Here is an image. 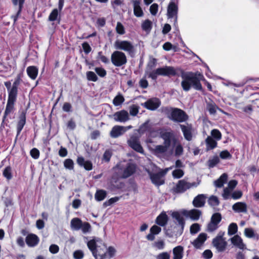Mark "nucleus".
<instances>
[{"mask_svg":"<svg viewBox=\"0 0 259 259\" xmlns=\"http://www.w3.org/2000/svg\"><path fill=\"white\" fill-rule=\"evenodd\" d=\"M181 77L182 79L181 86L184 91H189L192 87L198 91L202 90L200 81L205 79L203 75L200 72L182 71Z\"/></svg>","mask_w":259,"mask_h":259,"instance_id":"obj_1","label":"nucleus"},{"mask_svg":"<svg viewBox=\"0 0 259 259\" xmlns=\"http://www.w3.org/2000/svg\"><path fill=\"white\" fill-rule=\"evenodd\" d=\"M156 62V59L152 58L148 63L146 70V75L153 80H156L159 75L174 76L177 75V70L174 67L170 66H165L152 70V69L155 67Z\"/></svg>","mask_w":259,"mask_h":259,"instance_id":"obj_2","label":"nucleus"},{"mask_svg":"<svg viewBox=\"0 0 259 259\" xmlns=\"http://www.w3.org/2000/svg\"><path fill=\"white\" fill-rule=\"evenodd\" d=\"M87 245L95 257L97 258L98 255L101 256L102 258L104 257L105 253H101L99 248L101 247V245L104 247L105 245L100 238L94 237L88 242Z\"/></svg>","mask_w":259,"mask_h":259,"instance_id":"obj_3","label":"nucleus"},{"mask_svg":"<svg viewBox=\"0 0 259 259\" xmlns=\"http://www.w3.org/2000/svg\"><path fill=\"white\" fill-rule=\"evenodd\" d=\"M114 45L116 50L126 52L131 56H134L136 53L135 47L130 41L117 40L115 41Z\"/></svg>","mask_w":259,"mask_h":259,"instance_id":"obj_4","label":"nucleus"},{"mask_svg":"<svg viewBox=\"0 0 259 259\" xmlns=\"http://www.w3.org/2000/svg\"><path fill=\"white\" fill-rule=\"evenodd\" d=\"M225 234V232L220 231L212 239V244L218 252H223L227 248L228 243L226 238L224 237Z\"/></svg>","mask_w":259,"mask_h":259,"instance_id":"obj_5","label":"nucleus"},{"mask_svg":"<svg viewBox=\"0 0 259 259\" xmlns=\"http://www.w3.org/2000/svg\"><path fill=\"white\" fill-rule=\"evenodd\" d=\"M197 185L195 183H189L185 180H181L178 181L176 185L172 188V193H183L192 187H195Z\"/></svg>","mask_w":259,"mask_h":259,"instance_id":"obj_6","label":"nucleus"},{"mask_svg":"<svg viewBox=\"0 0 259 259\" xmlns=\"http://www.w3.org/2000/svg\"><path fill=\"white\" fill-rule=\"evenodd\" d=\"M168 118L175 121L181 122L188 119L185 112L178 108H170L168 111Z\"/></svg>","mask_w":259,"mask_h":259,"instance_id":"obj_7","label":"nucleus"},{"mask_svg":"<svg viewBox=\"0 0 259 259\" xmlns=\"http://www.w3.org/2000/svg\"><path fill=\"white\" fill-rule=\"evenodd\" d=\"M112 63L116 67H121L127 63L125 54L121 51H115L111 56Z\"/></svg>","mask_w":259,"mask_h":259,"instance_id":"obj_8","label":"nucleus"},{"mask_svg":"<svg viewBox=\"0 0 259 259\" xmlns=\"http://www.w3.org/2000/svg\"><path fill=\"white\" fill-rule=\"evenodd\" d=\"M120 169L121 177L125 179L132 176L136 172L137 166L133 163L129 162Z\"/></svg>","mask_w":259,"mask_h":259,"instance_id":"obj_9","label":"nucleus"},{"mask_svg":"<svg viewBox=\"0 0 259 259\" xmlns=\"http://www.w3.org/2000/svg\"><path fill=\"white\" fill-rule=\"evenodd\" d=\"M178 7L174 2H170L167 9V16L168 19H174V24L176 25L178 19Z\"/></svg>","mask_w":259,"mask_h":259,"instance_id":"obj_10","label":"nucleus"},{"mask_svg":"<svg viewBox=\"0 0 259 259\" xmlns=\"http://www.w3.org/2000/svg\"><path fill=\"white\" fill-rule=\"evenodd\" d=\"M160 137L164 140V144L170 146L171 142L176 144L177 139L172 132L162 131L160 133Z\"/></svg>","mask_w":259,"mask_h":259,"instance_id":"obj_11","label":"nucleus"},{"mask_svg":"<svg viewBox=\"0 0 259 259\" xmlns=\"http://www.w3.org/2000/svg\"><path fill=\"white\" fill-rule=\"evenodd\" d=\"M128 145L134 150L137 152L143 153L144 152L143 149L141 146L139 139L135 136H132L127 141Z\"/></svg>","mask_w":259,"mask_h":259,"instance_id":"obj_12","label":"nucleus"},{"mask_svg":"<svg viewBox=\"0 0 259 259\" xmlns=\"http://www.w3.org/2000/svg\"><path fill=\"white\" fill-rule=\"evenodd\" d=\"M160 101L156 98H153L148 100L146 102L142 103L141 105L150 110H155L160 105Z\"/></svg>","mask_w":259,"mask_h":259,"instance_id":"obj_13","label":"nucleus"},{"mask_svg":"<svg viewBox=\"0 0 259 259\" xmlns=\"http://www.w3.org/2000/svg\"><path fill=\"white\" fill-rule=\"evenodd\" d=\"M180 126L185 139L188 141H191L194 132L192 125L187 123L186 124H180Z\"/></svg>","mask_w":259,"mask_h":259,"instance_id":"obj_14","label":"nucleus"},{"mask_svg":"<svg viewBox=\"0 0 259 259\" xmlns=\"http://www.w3.org/2000/svg\"><path fill=\"white\" fill-rule=\"evenodd\" d=\"M231 244L235 247L241 250L247 249V246L242 238L238 235H235L230 239Z\"/></svg>","mask_w":259,"mask_h":259,"instance_id":"obj_15","label":"nucleus"},{"mask_svg":"<svg viewBox=\"0 0 259 259\" xmlns=\"http://www.w3.org/2000/svg\"><path fill=\"white\" fill-rule=\"evenodd\" d=\"M148 174L152 181V183L157 186H159L164 183V180L163 179V176L158 172L157 173H153L150 170H147Z\"/></svg>","mask_w":259,"mask_h":259,"instance_id":"obj_16","label":"nucleus"},{"mask_svg":"<svg viewBox=\"0 0 259 259\" xmlns=\"http://www.w3.org/2000/svg\"><path fill=\"white\" fill-rule=\"evenodd\" d=\"M207 238V235L205 233H201L191 243L195 248L200 249L203 247Z\"/></svg>","mask_w":259,"mask_h":259,"instance_id":"obj_17","label":"nucleus"},{"mask_svg":"<svg viewBox=\"0 0 259 259\" xmlns=\"http://www.w3.org/2000/svg\"><path fill=\"white\" fill-rule=\"evenodd\" d=\"M182 213L185 217L193 221H197L201 215V211L198 209H193L190 210H182Z\"/></svg>","mask_w":259,"mask_h":259,"instance_id":"obj_18","label":"nucleus"},{"mask_svg":"<svg viewBox=\"0 0 259 259\" xmlns=\"http://www.w3.org/2000/svg\"><path fill=\"white\" fill-rule=\"evenodd\" d=\"M113 117L115 121L120 122H125L130 120L128 113L124 110L115 113Z\"/></svg>","mask_w":259,"mask_h":259,"instance_id":"obj_19","label":"nucleus"},{"mask_svg":"<svg viewBox=\"0 0 259 259\" xmlns=\"http://www.w3.org/2000/svg\"><path fill=\"white\" fill-rule=\"evenodd\" d=\"M133 9L134 14L135 16L137 17H141L144 15V12L141 7L140 0H132V1Z\"/></svg>","mask_w":259,"mask_h":259,"instance_id":"obj_20","label":"nucleus"},{"mask_svg":"<svg viewBox=\"0 0 259 259\" xmlns=\"http://www.w3.org/2000/svg\"><path fill=\"white\" fill-rule=\"evenodd\" d=\"M76 162L80 166L83 167L87 170H91L93 168V164L91 161L85 160L84 158L82 156H78Z\"/></svg>","mask_w":259,"mask_h":259,"instance_id":"obj_21","label":"nucleus"},{"mask_svg":"<svg viewBox=\"0 0 259 259\" xmlns=\"http://www.w3.org/2000/svg\"><path fill=\"white\" fill-rule=\"evenodd\" d=\"M232 209L236 212L246 213L247 211V206L245 202H238L233 205Z\"/></svg>","mask_w":259,"mask_h":259,"instance_id":"obj_22","label":"nucleus"},{"mask_svg":"<svg viewBox=\"0 0 259 259\" xmlns=\"http://www.w3.org/2000/svg\"><path fill=\"white\" fill-rule=\"evenodd\" d=\"M206 196L204 194H199L195 197L193 201V204L196 207H201L204 205Z\"/></svg>","mask_w":259,"mask_h":259,"instance_id":"obj_23","label":"nucleus"},{"mask_svg":"<svg viewBox=\"0 0 259 259\" xmlns=\"http://www.w3.org/2000/svg\"><path fill=\"white\" fill-rule=\"evenodd\" d=\"M123 134L122 126L121 125L114 126L110 132V136L112 138H117Z\"/></svg>","mask_w":259,"mask_h":259,"instance_id":"obj_24","label":"nucleus"},{"mask_svg":"<svg viewBox=\"0 0 259 259\" xmlns=\"http://www.w3.org/2000/svg\"><path fill=\"white\" fill-rule=\"evenodd\" d=\"M172 259H182L184 256V247L181 245L174 247L172 249Z\"/></svg>","mask_w":259,"mask_h":259,"instance_id":"obj_25","label":"nucleus"},{"mask_svg":"<svg viewBox=\"0 0 259 259\" xmlns=\"http://www.w3.org/2000/svg\"><path fill=\"white\" fill-rule=\"evenodd\" d=\"M39 242V238L34 234L28 235L26 238V244L30 247L36 246Z\"/></svg>","mask_w":259,"mask_h":259,"instance_id":"obj_26","label":"nucleus"},{"mask_svg":"<svg viewBox=\"0 0 259 259\" xmlns=\"http://www.w3.org/2000/svg\"><path fill=\"white\" fill-rule=\"evenodd\" d=\"M19 121L17 123V136H18L22 130L23 129L24 125L26 123V115L24 112H22L19 116Z\"/></svg>","mask_w":259,"mask_h":259,"instance_id":"obj_27","label":"nucleus"},{"mask_svg":"<svg viewBox=\"0 0 259 259\" xmlns=\"http://www.w3.org/2000/svg\"><path fill=\"white\" fill-rule=\"evenodd\" d=\"M24 1L25 0H12V3L14 6H16L18 5V10L16 15L12 16V17L13 18L14 23H15L17 21L18 17L21 12Z\"/></svg>","mask_w":259,"mask_h":259,"instance_id":"obj_28","label":"nucleus"},{"mask_svg":"<svg viewBox=\"0 0 259 259\" xmlns=\"http://www.w3.org/2000/svg\"><path fill=\"white\" fill-rule=\"evenodd\" d=\"M171 215L173 218L175 219L177 221L179 224L181 226L182 230H183L185 223L183 217L184 215L182 213V211L181 212H173Z\"/></svg>","mask_w":259,"mask_h":259,"instance_id":"obj_29","label":"nucleus"},{"mask_svg":"<svg viewBox=\"0 0 259 259\" xmlns=\"http://www.w3.org/2000/svg\"><path fill=\"white\" fill-rule=\"evenodd\" d=\"M26 72L28 76L32 79H36L38 72V68L34 66H30L27 68Z\"/></svg>","mask_w":259,"mask_h":259,"instance_id":"obj_30","label":"nucleus"},{"mask_svg":"<svg viewBox=\"0 0 259 259\" xmlns=\"http://www.w3.org/2000/svg\"><path fill=\"white\" fill-rule=\"evenodd\" d=\"M167 215L165 212H163L157 217L156 223L161 226H164L167 224Z\"/></svg>","mask_w":259,"mask_h":259,"instance_id":"obj_31","label":"nucleus"},{"mask_svg":"<svg viewBox=\"0 0 259 259\" xmlns=\"http://www.w3.org/2000/svg\"><path fill=\"white\" fill-rule=\"evenodd\" d=\"M206 109L211 115H215L217 109L219 107L217 105L212 101H209L206 102Z\"/></svg>","mask_w":259,"mask_h":259,"instance_id":"obj_32","label":"nucleus"},{"mask_svg":"<svg viewBox=\"0 0 259 259\" xmlns=\"http://www.w3.org/2000/svg\"><path fill=\"white\" fill-rule=\"evenodd\" d=\"M82 223L80 219L77 218H73L70 222L71 227L72 230H79L81 227Z\"/></svg>","mask_w":259,"mask_h":259,"instance_id":"obj_33","label":"nucleus"},{"mask_svg":"<svg viewBox=\"0 0 259 259\" xmlns=\"http://www.w3.org/2000/svg\"><path fill=\"white\" fill-rule=\"evenodd\" d=\"M228 180L227 174L224 173L217 181L214 182V185L217 187L221 188L226 183Z\"/></svg>","mask_w":259,"mask_h":259,"instance_id":"obj_34","label":"nucleus"},{"mask_svg":"<svg viewBox=\"0 0 259 259\" xmlns=\"http://www.w3.org/2000/svg\"><path fill=\"white\" fill-rule=\"evenodd\" d=\"M207 150L213 149L217 147V142L212 137L208 136L205 140Z\"/></svg>","mask_w":259,"mask_h":259,"instance_id":"obj_35","label":"nucleus"},{"mask_svg":"<svg viewBox=\"0 0 259 259\" xmlns=\"http://www.w3.org/2000/svg\"><path fill=\"white\" fill-rule=\"evenodd\" d=\"M15 102V101L8 100L6 110L3 117V120H4L6 116L12 111L14 108V104Z\"/></svg>","mask_w":259,"mask_h":259,"instance_id":"obj_36","label":"nucleus"},{"mask_svg":"<svg viewBox=\"0 0 259 259\" xmlns=\"http://www.w3.org/2000/svg\"><path fill=\"white\" fill-rule=\"evenodd\" d=\"M8 100L16 101L17 96L18 89L12 87L8 90Z\"/></svg>","mask_w":259,"mask_h":259,"instance_id":"obj_37","label":"nucleus"},{"mask_svg":"<svg viewBox=\"0 0 259 259\" xmlns=\"http://www.w3.org/2000/svg\"><path fill=\"white\" fill-rule=\"evenodd\" d=\"M150 129L151 126L149 124V121L148 120L140 126L138 130V132L139 134H142L146 132L150 131Z\"/></svg>","mask_w":259,"mask_h":259,"instance_id":"obj_38","label":"nucleus"},{"mask_svg":"<svg viewBox=\"0 0 259 259\" xmlns=\"http://www.w3.org/2000/svg\"><path fill=\"white\" fill-rule=\"evenodd\" d=\"M106 192L103 190L97 191L95 195V198L96 200L100 201L103 200L106 196Z\"/></svg>","mask_w":259,"mask_h":259,"instance_id":"obj_39","label":"nucleus"},{"mask_svg":"<svg viewBox=\"0 0 259 259\" xmlns=\"http://www.w3.org/2000/svg\"><path fill=\"white\" fill-rule=\"evenodd\" d=\"M238 231V227L236 223H231L228 227V234L229 236L235 235Z\"/></svg>","mask_w":259,"mask_h":259,"instance_id":"obj_40","label":"nucleus"},{"mask_svg":"<svg viewBox=\"0 0 259 259\" xmlns=\"http://www.w3.org/2000/svg\"><path fill=\"white\" fill-rule=\"evenodd\" d=\"M152 26V22L148 19L143 21L141 25L142 29L147 32H149L151 30Z\"/></svg>","mask_w":259,"mask_h":259,"instance_id":"obj_41","label":"nucleus"},{"mask_svg":"<svg viewBox=\"0 0 259 259\" xmlns=\"http://www.w3.org/2000/svg\"><path fill=\"white\" fill-rule=\"evenodd\" d=\"M169 147V146H167L165 144L164 145H157L155 148V152L156 154L164 153Z\"/></svg>","mask_w":259,"mask_h":259,"instance_id":"obj_42","label":"nucleus"},{"mask_svg":"<svg viewBox=\"0 0 259 259\" xmlns=\"http://www.w3.org/2000/svg\"><path fill=\"white\" fill-rule=\"evenodd\" d=\"M3 175L8 180L12 178V168L10 166H7L3 170Z\"/></svg>","mask_w":259,"mask_h":259,"instance_id":"obj_43","label":"nucleus"},{"mask_svg":"<svg viewBox=\"0 0 259 259\" xmlns=\"http://www.w3.org/2000/svg\"><path fill=\"white\" fill-rule=\"evenodd\" d=\"M200 231V226L198 223L192 224L190 228V232L191 234L194 235Z\"/></svg>","mask_w":259,"mask_h":259,"instance_id":"obj_44","label":"nucleus"},{"mask_svg":"<svg viewBox=\"0 0 259 259\" xmlns=\"http://www.w3.org/2000/svg\"><path fill=\"white\" fill-rule=\"evenodd\" d=\"M244 235L249 238H254L255 237V234L253 229L251 228H247L244 229Z\"/></svg>","mask_w":259,"mask_h":259,"instance_id":"obj_45","label":"nucleus"},{"mask_svg":"<svg viewBox=\"0 0 259 259\" xmlns=\"http://www.w3.org/2000/svg\"><path fill=\"white\" fill-rule=\"evenodd\" d=\"M140 107L136 105H132L129 107L130 114L132 116H136L139 112Z\"/></svg>","mask_w":259,"mask_h":259,"instance_id":"obj_46","label":"nucleus"},{"mask_svg":"<svg viewBox=\"0 0 259 259\" xmlns=\"http://www.w3.org/2000/svg\"><path fill=\"white\" fill-rule=\"evenodd\" d=\"M64 167L68 169L72 170L74 168L73 161L70 158L66 159L64 161Z\"/></svg>","mask_w":259,"mask_h":259,"instance_id":"obj_47","label":"nucleus"},{"mask_svg":"<svg viewBox=\"0 0 259 259\" xmlns=\"http://www.w3.org/2000/svg\"><path fill=\"white\" fill-rule=\"evenodd\" d=\"M58 16V10L54 9L50 13L48 19L50 21H54L57 19Z\"/></svg>","mask_w":259,"mask_h":259,"instance_id":"obj_48","label":"nucleus"},{"mask_svg":"<svg viewBox=\"0 0 259 259\" xmlns=\"http://www.w3.org/2000/svg\"><path fill=\"white\" fill-rule=\"evenodd\" d=\"M124 101V99L123 97L121 95H119L114 98L113 101V103L115 106H118L121 104Z\"/></svg>","mask_w":259,"mask_h":259,"instance_id":"obj_49","label":"nucleus"},{"mask_svg":"<svg viewBox=\"0 0 259 259\" xmlns=\"http://www.w3.org/2000/svg\"><path fill=\"white\" fill-rule=\"evenodd\" d=\"M218 227L219 226L217 223L210 221L207 225L206 230L209 232H212L216 230Z\"/></svg>","mask_w":259,"mask_h":259,"instance_id":"obj_50","label":"nucleus"},{"mask_svg":"<svg viewBox=\"0 0 259 259\" xmlns=\"http://www.w3.org/2000/svg\"><path fill=\"white\" fill-rule=\"evenodd\" d=\"M208 203L212 206H216L219 204V200L217 197L211 196L208 199Z\"/></svg>","mask_w":259,"mask_h":259,"instance_id":"obj_51","label":"nucleus"},{"mask_svg":"<svg viewBox=\"0 0 259 259\" xmlns=\"http://www.w3.org/2000/svg\"><path fill=\"white\" fill-rule=\"evenodd\" d=\"M112 155V152L111 150H106L103 154L102 160L107 162H109L110 160Z\"/></svg>","mask_w":259,"mask_h":259,"instance_id":"obj_52","label":"nucleus"},{"mask_svg":"<svg viewBox=\"0 0 259 259\" xmlns=\"http://www.w3.org/2000/svg\"><path fill=\"white\" fill-rule=\"evenodd\" d=\"M232 191V190H231L228 188H225L224 189L222 196L223 197L224 199L227 200L231 197Z\"/></svg>","mask_w":259,"mask_h":259,"instance_id":"obj_53","label":"nucleus"},{"mask_svg":"<svg viewBox=\"0 0 259 259\" xmlns=\"http://www.w3.org/2000/svg\"><path fill=\"white\" fill-rule=\"evenodd\" d=\"M87 77L89 80L96 81L98 80V77L93 71H88L87 72Z\"/></svg>","mask_w":259,"mask_h":259,"instance_id":"obj_54","label":"nucleus"},{"mask_svg":"<svg viewBox=\"0 0 259 259\" xmlns=\"http://www.w3.org/2000/svg\"><path fill=\"white\" fill-rule=\"evenodd\" d=\"M221 219L222 217L221 214L219 213H215L212 215L210 221L217 223V224L219 225L221 221Z\"/></svg>","mask_w":259,"mask_h":259,"instance_id":"obj_55","label":"nucleus"},{"mask_svg":"<svg viewBox=\"0 0 259 259\" xmlns=\"http://www.w3.org/2000/svg\"><path fill=\"white\" fill-rule=\"evenodd\" d=\"M83 233L89 232L91 229L90 224L88 222H84L82 223L81 227L80 228Z\"/></svg>","mask_w":259,"mask_h":259,"instance_id":"obj_56","label":"nucleus"},{"mask_svg":"<svg viewBox=\"0 0 259 259\" xmlns=\"http://www.w3.org/2000/svg\"><path fill=\"white\" fill-rule=\"evenodd\" d=\"M211 136L217 140L219 141L221 139L222 134L221 132L217 129H213L211 132Z\"/></svg>","mask_w":259,"mask_h":259,"instance_id":"obj_57","label":"nucleus"},{"mask_svg":"<svg viewBox=\"0 0 259 259\" xmlns=\"http://www.w3.org/2000/svg\"><path fill=\"white\" fill-rule=\"evenodd\" d=\"M116 31L117 33L120 35H122L125 33L124 27L123 25L119 22L117 23Z\"/></svg>","mask_w":259,"mask_h":259,"instance_id":"obj_58","label":"nucleus"},{"mask_svg":"<svg viewBox=\"0 0 259 259\" xmlns=\"http://www.w3.org/2000/svg\"><path fill=\"white\" fill-rule=\"evenodd\" d=\"M95 71L101 77H105L107 74L106 71L102 67H96L95 68Z\"/></svg>","mask_w":259,"mask_h":259,"instance_id":"obj_59","label":"nucleus"},{"mask_svg":"<svg viewBox=\"0 0 259 259\" xmlns=\"http://www.w3.org/2000/svg\"><path fill=\"white\" fill-rule=\"evenodd\" d=\"M220 161L219 158L218 156L213 157L212 159L208 160V166L209 167H214Z\"/></svg>","mask_w":259,"mask_h":259,"instance_id":"obj_60","label":"nucleus"},{"mask_svg":"<svg viewBox=\"0 0 259 259\" xmlns=\"http://www.w3.org/2000/svg\"><path fill=\"white\" fill-rule=\"evenodd\" d=\"M184 174V171L181 169H177L172 171V176L177 179L181 178Z\"/></svg>","mask_w":259,"mask_h":259,"instance_id":"obj_61","label":"nucleus"},{"mask_svg":"<svg viewBox=\"0 0 259 259\" xmlns=\"http://www.w3.org/2000/svg\"><path fill=\"white\" fill-rule=\"evenodd\" d=\"M158 5L156 4H153L150 7L149 9L150 12L151 14L153 16H155L158 12Z\"/></svg>","mask_w":259,"mask_h":259,"instance_id":"obj_62","label":"nucleus"},{"mask_svg":"<svg viewBox=\"0 0 259 259\" xmlns=\"http://www.w3.org/2000/svg\"><path fill=\"white\" fill-rule=\"evenodd\" d=\"M183 153V148L180 144L176 145L175 151V154L176 156H179L182 155Z\"/></svg>","mask_w":259,"mask_h":259,"instance_id":"obj_63","label":"nucleus"},{"mask_svg":"<svg viewBox=\"0 0 259 259\" xmlns=\"http://www.w3.org/2000/svg\"><path fill=\"white\" fill-rule=\"evenodd\" d=\"M254 108V106L253 105L249 104L245 107H242V110L247 114H251Z\"/></svg>","mask_w":259,"mask_h":259,"instance_id":"obj_64","label":"nucleus"}]
</instances>
